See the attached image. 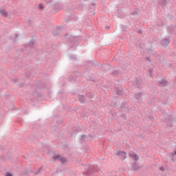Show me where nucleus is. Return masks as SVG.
<instances>
[{
	"label": "nucleus",
	"instance_id": "1",
	"mask_svg": "<svg viewBox=\"0 0 176 176\" xmlns=\"http://www.w3.org/2000/svg\"><path fill=\"white\" fill-rule=\"evenodd\" d=\"M28 87L32 89V93H35L36 89H38L39 90H43V89L49 90V89H50V82H49V80L43 79L36 82Z\"/></svg>",
	"mask_w": 176,
	"mask_h": 176
},
{
	"label": "nucleus",
	"instance_id": "2",
	"mask_svg": "<svg viewBox=\"0 0 176 176\" xmlns=\"http://www.w3.org/2000/svg\"><path fill=\"white\" fill-rule=\"evenodd\" d=\"M162 120L166 124V127L168 130H170V129L174 126V123H175V119L173 114H170L166 118L164 117Z\"/></svg>",
	"mask_w": 176,
	"mask_h": 176
},
{
	"label": "nucleus",
	"instance_id": "3",
	"mask_svg": "<svg viewBox=\"0 0 176 176\" xmlns=\"http://www.w3.org/2000/svg\"><path fill=\"white\" fill-rule=\"evenodd\" d=\"M117 109L119 112H121L122 113H129L130 112V105H129V103H127V102L124 101L122 102L121 104L118 105Z\"/></svg>",
	"mask_w": 176,
	"mask_h": 176
},
{
	"label": "nucleus",
	"instance_id": "4",
	"mask_svg": "<svg viewBox=\"0 0 176 176\" xmlns=\"http://www.w3.org/2000/svg\"><path fill=\"white\" fill-rule=\"evenodd\" d=\"M142 83H144V82L142 78L135 77L132 80V87H133V89H139L141 90Z\"/></svg>",
	"mask_w": 176,
	"mask_h": 176
},
{
	"label": "nucleus",
	"instance_id": "5",
	"mask_svg": "<svg viewBox=\"0 0 176 176\" xmlns=\"http://www.w3.org/2000/svg\"><path fill=\"white\" fill-rule=\"evenodd\" d=\"M97 172V169L94 166H86V170L83 172L84 175L89 176V175H93L94 173Z\"/></svg>",
	"mask_w": 176,
	"mask_h": 176
},
{
	"label": "nucleus",
	"instance_id": "6",
	"mask_svg": "<svg viewBox=\"0 0 176 176\" xmlns=\"http://www.w3.org/2000/svg\"><path fill=\"white\" fill-rule=\"evenodd\" d=\"M79 75H80L79 71H75L67 78V80H69L70 83H74L76 82V79Z\"/></svg>",
	"mask_w": 176,
	"mask_h": 176
},
{
	"label": "nucleus",
	"instance_id": "7",
	"mask_svg": "<svg viewBox=\"0 0 176 176\" xmlns=\"http://www.w3.org/2000/svg\"><path fill=\"white\" fill-rule=\"evenodd\" d=\"M145 96L143 92H135L133 94V98L135 100V102H142V98Z\"/></svg>",
	"mask_w": 176,
	"mask_h": 176
},
{
	"label": "nucleus",
	"instance_id": "8",
	"mask_svg": "<svg viewBox=\"0 0 176 176\" xmlns=\"http://www.w3.org/2000/svg\"><path fill=\"white\" fill-rule=\"evenodd\" d=\"M69 41L72 43H79L82 41V36H70L69 37Z\"/></svg>",
	"mask_w": 176,
	"mask_h": 176
},
{
	"label": "nucleus",
	"instance_id": "9",
	"mask_svg": "<svg viewBox=\"0 0 176 176\" xmlns=\"http://www.w3.org/2000/svg\"><path fill=\"white\" fill-rule=\"evenodd\" d=\"M88 67L89 68L94 67V68H96L97 69H98V68H101V67H102V64L96 63V62H94V60H90V61H88Z\"/></svg>",
	"mask_w": 176,
	"mask_h": 176
},
{
	"label": "nucleus",
	"instance_id": "10",
	"mask_svg": "<svg viewBox=\"0 0 176 176\" xmlns=\"http://www.w3.org/2000/svg\"><path fill=\"white\" fill-rule=\"evenodd\" d=\"M52 159L54 162H56V160H58L62 163V164H65V163H67V160L64 157H61V155L58 154H56L55 155L52 156Z\"/></svg>",
	"mask_w": 176,
	"mask_h": 176
},
{
	"label": "nucleus",
	"instance_id": "11",
	"mask_svg": "<svg viewBox=\"0 0 176 176\" xmlns=\"http://www.w3.org/2000/svg\"><path fill=\"white\" fill-rule=\"evenodd\" d=\"M115 156H118L121 160H125L126 157H127V153L125 151H118L114 153Z\"/></svg>",
	"mask_w": 176,
	"mask_h": 176
},
{
	"label": "nucleus",
	"instance_id": "12",
	"mask_svg": "<svg viewBox=\"0 0 176 176\" xmlns=\"http://www.w3.org/2000/svg\"><path fill=\"white\" fill-rule=\"evenodd\" d=\"M170 42H171V39L170 38V36L163 38L160 41L161 46H162L163 47H167V46H168Z\"/></svg>",
	"mask_w": 176,
	"mask_h": 176
},
{
	"label": "nucleus",
	"instance_id": "13",
	"mask_svg": "<svg viewBox=\"0 0 176 176\" xmlns=\"http://www.w3.org/2000/svg\"><path fill=\"white\" fill-rule=\"evenodd\" d=\"M141 168H142V167L140 166V165H138V163H137V162H133L131 166V170L133 171H138L141 170Z\"/></svg>",
	"mask_w": 176,
	"mask_h": 176
},
{
	"label": "nucleus",
	"instance_id": "14",
	"mask_svg": "<svg viewBox=\"0 0 176 176\" xmlns=\"http://www.w3.org/2000/svg\"><path fill=\"white\" fill-rule=\"evenodd\" d=\"M129 157H132L133 160H134L135 162H138V160H140V157H138V155H137V153L134 152L129 153Z\"/></svg>",
	"mask_w": 176,
	"mask_h": 176
},
{
	"label": "nucleus",
	"instance_id": "15",
	"mask_svg": "<svg viewBox=\"0 0 176 176\" xmlns=\"http://www.w3.org/2000/svg\"><path fill=\"white\" fill-rule=\"evenodd\" d=\"M122 74V70L120 69H113V71L110 73L111 76H119Z\"/></svg>",
	"mask_w": 176,
	"mask_h": 176
},
{
	"label": "nucleus",
	"instance_id": "16",
	"mask_svg": "<svg viewBox=\"0 0 176 176\" xmlns=\"http://www.w3.org/2000/svg\"><path fill=\"white\" fill-rule=\"evenodd\" d=\"M117 16L120 19H123L124 17V16H126V14L123 12V10L118 9L117 10Z\"/></svg>",
	"mask_w": 176,
	"mask_h": 176
},
{
	"label": "nucleus",
	"instance_id": "17",
	"mask_svg": "<svg viewBox=\"0 0 176 176\" xmlns=\"http://www.w3.org/2000/svg\"><path fill=\"white\" fill-rule=\"evenodd\" d=\"M78 98L80 104H85L87 100L86 99V96H85V95H78Z\"/></svg>",
	"mask_w": 176,
	"mask_h": 176
},
{
	"label": "nucleus",
	"instance_id": "18",
	"mask_svg": "<svg viewBox=\"0 0 176 176\" xmlns=\"http://www.w3.org/2000/svg\"><path fill=\"white\" fill-rule=\"evenodd\" d=\"M116 94L118 96H125L126 91H124L122 88H116Z\"/></svg>",
	"mask_w": 176,
	"mask_h": 176
},
{
	"label": "nucleus",
	"instance_id": "19",
	"mask_svg": "<svg viewBox=\"0 0 176 176\" xmlns=\"http://www.w3.org/2000/svg\"><path fill=\"white\" fill-rule=\"evenodd\" d=\"M170 0H159V3L161 6H167L170 3Z\"/></svg>",
	"mask_w": 176,
	"mask_h": 176
},
{
	"label": "nucleus",
	"instance_id": "20",
	"mask_svg": "<svg viewBox=\"0 0 176 176\" xmlns=\"http://www.w3.org/2000/svg\"><path fill=\"white\" fill-rule=\"evenodd\" d=\"M35 39H34V37H32V39L28 43V46L32 49H34V46H35Z\"/></svg>",
	"mask_w": 176,
	"mask_h": 176
},
{
	"label": "nucleus",
	"instance_id": "21",
	"mask_svg": "<svg viewBox=\"0 0 176 176\" xmlns=\"http://www.w3.org/2000/svg\"><path fill=\"white\" fill-rule=\"evenodd\" d=\"M159 85H161L162 86L166 87L167 85H168V81L166 79H162L158 82Z\"/></svg>",
	"mask_w": 176,
	"mask_h": 176
},
{
	"label": "nucleus",
	"instance_id": "22",
	"mask_svg": "<svg viewBox=\"0 0 176 176\" xmlns=\"http://www.w3.org/2000/svg\"><path fill=\"white\" fill-rule=\"evenodd\" d=\"M58 29L60 30V27H57L56 30H53L52 35H54V36H58V35H60V30H58Z\"/></svg>",
	"mask_w": 176,
	"mask_h": 176
},
{
	"label": "nucleus",
	"instance_id": "23",
	"mask_svg": "<svg viewBox=\"0 0 176 176\" xmlns=\"http://www.w3.org/2000/svg\"><path fill=\"white\" fill-rule=\"evenodd\" d=\"M94 93L88 91L86 93V96L89 98V100H93L94 98Z\"/></svg>",
	"mask_w": 176,
	"mask_h": 176
},
{
	"label": "nucleus",
	"instance_id": "24",
	"mask_svg": "<svg viewBox=\"0 0 176 176\" xmlns=\"http://www.w3.org/2000/svg\"><path fill=\"white\" fill-rule=\"evenodd\" d=\"M0 14L3 17H8V12H6V10H2V8H0Z\"/></svg>",
	"mask_w": 176,
	"mask_h": 176
},
{
	"label": "nucleus",
	"instance_id": "25",
	"mask_svg": "<svg viewBox=\"0 0 176 176\" xmlns=\"http://www.w3.org/2000/svg\"><path fill=\"white\" fill-rule=\"evenodd\" d=\"M89 75H90V70H89L88 69H86L85 70H84L82 73V76L84 78H87V76H89Z\"/></svg>",
	"mask_w": 176,
	"mask_h": 176
},
{
	"label": "nucleus",
	"instance_id": "26",
	"mask_svg": "<svg viewBox=\"0 0 176 176\" xmlns=\"http://www.w3.org/2000/svg\"><path fill=\"white\" fill-rule=\"evenodd\" d=\"M52 9L54 12H58V10H61V7H60V4L56 3L53 6Z\"/></svg>",
	"mask_w": 176,
	"mask_h": 176
},
{
	"label": "nucleus",
	"instance_id": "27",
	"mask_svg": "<svg viewBox=\"0 0 176 176\" xmlns=\"http://www.w3.org/2000/svg\"><path fill=\"white\" fill-rule=\"evenodd\" d=\"M86 80L87 82H96V78L89 75V76L86 77Z\"/></svg>",
	"mask_w": 176,
	"mask_h": 176
},
{
	"label": "nucleus",
	"instance_id": "28",
	"mask_svg": "<svg viewBox=\"0 0 176 176\" xmlns=\"http://www.w3.org/2000/svg\"><path fill=\"white\" fill-rule=\"evenodd\" d=\"M168 155L173 163L175 162V158H174L175 155L173 152L168 153Z\"/></svg>",
	"mask_w": 176,
	"mask_h": 176
},
{
	"label": "nucleus",
	"instance_id": "29",
	"mask_svg": "<svg viewBox=\"0 0 176 176\" xmlns=\"http://www.w3.org/2000/svg\"><path fill=\"white\" fill-rule=\"evenodd\" d=\"M85 138H87V135H82L80 138V144H83V141H85Z\"/></svg>",
	"mask_w": 176,
	"mask_h": 176
},
{
	"label": "nucleus",
	"instance_id": "30",
	"mask_svg": "<svg viewBox=\"0 0 176 176\" xmlns=\"http://www.w3.org/2000/svg\"><path fill=\"white\" fill-rule=\"evenodd\" d=\"M25 76L28 79H32L34 74L32 73H25Z\"/></svg>",
	"mask_w": 176,
	"mask_h": 176
},
{
	"label": "nucleus",
	"instance_id": "31",
	"mask_svg": "<svg viewBox=\"0 0 176 176\" xmlns=\"http://www.w3.org/2000/svg\"><path fill=\"white\" fill-rule=\"evenodd\" d=\"M148 75L151 78H153V69L149 68L148 70Z\"/></svg>",
	"mask_w": 176,
	"mask_h": 176
},
{
	"label": "nucleus",
	"instance_id": "32",
	"mask_svg": "<svg viewBox=\"0 0 176 176\" xmlns=\"http://www.w3.org/2000/svg\"><path fill=\"white\" fill-rule=\"evenodd\" d=\"M138 14V9L135 8L132 12H131V16H137Z\"/></svg>",
	"mask_w": 176,
	"mask_h": 176
},
{
	"label": "nucleus",
	"instance_id": "33",
	"mask_svg": "<svg viewBox=\"0 0 176 176\" xmlns=\"http://www.w3.org/2000/svg\"><path fill=\"white\" fill-rule=\"evenodd\" d=\"M168 30H169V32H170V34H173V32L175 31V26H169Z\"/></svg>",
	"mask_w": 176,
	"mask_h": 176
},
{
	"label": "nucleus",
	"instance_id": "34",
	"mask_svg": "<svg viewBox=\"0 0 176 176\" xmlns=\"http://www.w3.org/2000/svg\"><path fill=\"white\" fill-rule=\"evenodd\" d=\"M144 61L146 63V61H148V63H153V60L151 59V56H146L144 58Z\"/></svg>",
	"mask_w": 176,
	"mask_h": 176
},
{
	"label": "nucleus",
	"instance_id": "35",
	"mask_svg": "<svg viewBox=\"0 0 176 176\" xmlns=\"http://www.w3.org/2000/svg\"><path fill=\"white\" fill-rule=\"evenodd\" d=\"M121 119H123V120H127V114L126 113H124L121 115Z\"/></svg>",
	"mask_w": 176,
	"mask_h": 176
},
{
	"label": "nucleus",
	"instance_id": "36",
	"mask_svg": "<svg viewBox=\"0 0 176 176\" xmlns=\"http://www.w3.org/2000/svg\"><path fill=\"white\" fill-rule=\"evenodd\" d=\"M58 95L61 98H65V97H67V95L64 94V92H59Z\"/></svg>",
	"mask_w": 176,
	"mask_h": 176
},
{
	"label": "nucleus",
	"instance_id": "37",
	"mask_svg": "<svg viewBox=\"0 0 176 176\" xmlns=\"http://www.w3.org/2000/svg\"><path fill=\"white\" fill-rule=\"evenodd\" d=\"M31 173H33L32 169H26L25 170V175H28V174H31Z\"/></svg>",
	"mask_w": 176,
	"mask_h": 176
},
{
	"label": "nucleus",
	"instance_id": "38",
	"mask_svg": "<svg viewBox=\"0 0 176 176\" xmlns=\"http://www.w3.org/2000/svg\"><path fill=\"white\" fill-rule=\"evenodd\" d=\"M121 30L123 31V32H124L127 30V25H121Z\"/></svg>",
	"mask_w": 176,
	"mask_h": 176
},
{
	"label": "nucleus",
	"instance_id": "39",
	"mask_svg": "<svg viewBox=\"0 0 176 176\" xmlns=\"http://www.w3.org/2000/svg\"><path fill=\"white\" fill-rule=\"evenodd\" d=\"M70 60H73L74 61L78 60V58H76V55H71L69 56Z\"/></svg>",
	"mask_w": 176,
	"mask_h": 176
},
{
	"label": "nucleus",
	"instance_id": "40",
	"mask_svg": "<svg viewBox=\"0 0 176 176\" xmlns=\"http://www.w3.org/2000/svg\"><path fill=\"white\" fill-rule=\"evenodd\" d=\"M168 19H169V20H174V15L171 14H168L167 15Z\"/></svg>",
	"mask_w": 176,
	"mask_h": 176
},
{
	"label": "nucleus",
	"instance_id": "41",
	"mask_svg": "<svg viewBox=\"0 0 176 176\" xmlns=\"http://www.w3.org/2000/svg\"><path fill=\"white\" fill-rule=\"evenodd\" d=\"M44 8H45V6H43V3H40V4L38 5V9H39L40 10H43Z\"/></svg>",
	"mask_w": 176,
	"mask_h": 176
},
{
	"label": "nucleus",
	"instance_id": "42",
	"mask_svg": "<svg viewBox=\"0 0 176 176\" xmlns=\"http://www.w3.org/2000/svg\"><path fill=\"white\" fill-rule=\"evenodd\" d=\"M42 170V167H40L36 172H34V175H38L39 173Z\"/></svg>",
	"mask_w": 176,
	"mask_h": 176
},
{
	"label": "nucleus",
	"instance_id": "43",
	"mask_svg": "<svg viewBox=\"0 0 176 176\" xmlns=\"http://www.w3.org/2000/svg\"><path fill=\"white\" fill-rule=\"evenodd\" d=\"M90 8H91L92 10H96V3L91 4Z\"/></svg>",
	"mask_w": 176,
	"mask_h": 176
},
{
	"label": "nucleus",
	"instance_id": "44",
	"mask_svg": "<svg viewBox=\"0 0 176 176\" xmlns=\"http://www.w3.org/2000/svg\"><path fill=\"white\" fill-rule=\"evenodd\" d=\"M45 3H47V5H49V3H52V2H53V0H44Z\"/></svg>",
	"mask_w": 176,
	"mask_h": 176
},
{
	"label": "nucleus",
	"instance_id": "45",
	"mask_svg": "<svg viewBox=\"0 0 176 176\" xmlns=\"http://www.w3.org/2000/svg\"><path fill=\"white\" fill-rule=\"evenodd\" d=\"M19 37V34H15L14 43H16L17 41V38Z\"/></svg>",
	"mask_w": 176,
	"mask_h": 176
},
{
	"label": "nucleus",
	"instance_id": "46",
	"mask_svg": "<svg viewBox=\"0 0 176 176\" xmlns=\"http://www.w3.org/2000/svg\"><path fill=\"white\" fill-rule=\"evenodd\" d=\"M5 176H13V174L10 172H6Z\"/></svg>",
	"mask_w": 176,
	"mask_h": 176
},
{
	"label": "nucleus",
	"instance_id": "47",
	"mask_svg": "<svg viewBox=\"0 0 176 176\" xmlns=\"http://www.w3.org/2000/svg\"><path fill=\"white\" fill-rule=\"evenodd\" d=\"M160 171L164 172L165 168L163 166H160Z\"/></svg>",
	"mask_w": 176,
	"mask_h": 176
},
{
	"label": "nucleus",
	"instance_id": "48",
	"mask_svg": "<svg viewBox=\"0 0 176 176\" xmlns=\"http://www.w3.org/2000/svg\"><path fill=\"white\" fill-rule=\"evenodd\" d=\"M70 47H71V49H74V47H75V48H74V50H76V45H72L70 46Z\"/></svg>",
	"mask_w": 176,
	"mask_h": 176
},
{
	"label": "nucleus",
	"instance_id": "49",
	"mask_svg": "<svg viewBox=\"0 0 176 176\" xmlns=\"http://www.w3.org/2000/svg\"><path fill=\"white\" fill-rule=\"evenodd\" d=\"M67 12H68V13H69V12H71V9H69L68 7H67Z\"/></svg>",
	"mask_w": 176,
	"mask_h": 176
},
{
	"label": "nucleus",
	"instance_id": "50",
	"mask_svg": "<svg viewBox=\"0 0 176 176\" xmlns=\"http://www.w3.org/2000/svg\"><path fill=\"white\" fill-rule=\"evenodd\" d=\"M117 115H118V113H117L116 112L113 113V116L116 117V116H117Z\"/></svg>",
	"mask_w": 176,
	"mask_h": 176
},
{
	"label": "nucleus",
	"instance_id": "51",
	"mask_svg": "<svg viewBox=\"0 0 176 176\" xmlns=\"http://www.w3.org/2000/svg\"><path fill=\"white\" fill-rule=\"evenodd\" d=\"M173 155H174V156H176V149L175 148H174Z\"/></svg>",
	"mask_w": 176,
	"mask_h": 176
},
{
	"label": "nucleus",
	"instance_id": "52",
	"mask_svg": "<svg viewBox=\"0 0 176 176\" xmlns=\"http://www.w3.org/2000/svg\"><path fill=\"white\" fill-rule=\"evenodd\" d=\"M138 34H142V30H140L138 31Z\"/></svg>",
	"mask_w": 176,
	"mask_h": 176
},
{
	"label": "nucleus",
	"instance_id": "53",
	"mask_svg": "<svg viewBox=\"0 0 176 176\" xmlns=\"http://www.w3.org/2000/svg\"><path fill=\"white\" fill-rule=\"evenodd\" d=\"M28 46V44L25 45H24L25 49H27Z\"/></svg>",
	"mask_w": 176,
	"mask_h": 176
},
{
	"label": "nucleus",
	"instance_id": "54",
	"mask_svg": "<svg viewBox=\"0 0 176 176\" xmlns=\"http://www.w3.org/2000/svg\"><path fill=\"white\" fill-rule=\"evenodd\" d=\"M14 82H17V78H13Z\"/></svg>",
	"mask_w": 176,
	"mask_h": 176
},
{
	"label": "nucleus",
	"instance_id": "55",
	"mask_svg": "<svg viewBox=\"0 0 176 176\" xmlns=\"http://www.w3.org/2000/svg\"><path fill=\"white\" fill-rule=\"evenodd\" d=\"M72 94L73 96H75V95L76 94V92H72Z\"/></svg>",
	"mask_w": 176,
	"mask_h": 176
},
{
	"label": "nucleus",
	"instance_id": "56",
	"mask_svg": "<svg viewBox=\"0 0 176 176\" xmlns=\"http://www.w3.org/2000/svg\"><path fill=\"white\" fill-rule=\"evenodd\" d=\"M106 28H107V30H109V26H106Z\"/></svg>",
	"mask_w": 176,
	"mask_h": 176
},
{
	"label": "nucleus",
	"instance_id": "57",
	"mask_svg": "<svg viewBox=\"0 0 176 176\" xmlns=\"http://www.w3.org/2000/svg\"><path fill=\"white\" fill-rule=\"evenodd\" d=\"M74 111H78V108L75 107Z\"/></svg>",
	"mask_w": 176,
	"mask_h": 176
},
{
	"label": "nucleus",
	"instance_id": "58",
	"mask_svg": "<svg viewBox=\"0 0 176 176\" xmlns=\"http://www.w3.org/2000/svg\"><path fill=\"white\" fill-rule=\"evenodd\" d=\"M68 35V34H66L65 35V38H67V36Z\"/></svg>",
	"mask_w": 176,
	"mask_h": 176
},
{
	"label": "nucleus",
	"instance_id": "59",
	"mask_svg": "<svg viewBox=\"0 0 176 176\" xmlns=\"http://www.w3.org/2000/svg\"><path fill=\"white\" fill-rule=\"evenodd\" d=\"M175 149H176V146H175Z\"/></svg>",
	"mask_w": 176,
	"mask_h": 176
}]
</instances>
